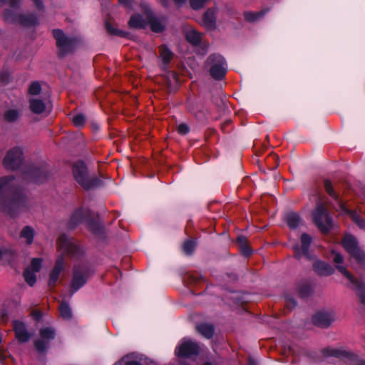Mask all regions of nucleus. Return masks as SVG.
<instances>
[{
	"instance_id": "nucleus-3",
	"label": "nucleus",
	"mask_w": 365,
	"mask_h": 365,
	"mask_svg": "<svg viewBox=\"0 0 365 365\" xmlns=\"http://www.w3.org/2000/svg\"><path fill=\"white\" fill-rule=\"evenodd\" d=\"M324 186L326 192L336 202L335 209L341 215L350 216L361 228L365 229V221L360 217L356 211L346 208L342 200L339 198V195L334 191L331 182L328 180H324Z\"/></svg>"
},
{
	"instance_id": "nucleus-26",
	"label": "nucleus",
	"mask_w": 365,
	"mask_h": 365,
	"mask_svg": "<svg viewBox=\"0 0 365 365\" xmlns=\"http://www.w3.org/2000/svg\"><path fill=\"white\" fill-rule=\"evenodd\" d=\"M202 23L207 29H214L215 27V16L213 9H208L204 14Z\"/></svg>"
},
{
	"instance_id": "nucleus-40",
	"label": "nucleus",
	"mask_w": 365,
	"mask_h": 365,
	"mask_svg": "<svg viewBox=\"0 0 365 365\" xmlns=\"http://www.w3.org/2000/svg\"><path fill=\"white\" fill-rule=\"evenodd\" d=\"M32 175H34L35 182H41V178H46V173L44 170L40 168L35 169L32 172Z\"/></svg>"
},
{
	"instance_id": "nucleus-38",
	"label": "nucleus",
	"mask_w": 365,
	"mask_h": 365,
	"mask_svg": "<svg viewBox=\"0 0 365 365\" xmlns=\"http://www.w3.org/2000/svg\"><path fill=\"white\" fill-rule=\"evenodd\" d=\"M19 116V113L16 110L11 109L7 110L4 114V118L7 121L14 122Z\"/></svg>"
},
{
	"instance_id": "nucleus-54",
	"label": "nucleus",
	"mask_w": 365,
	"mask_h": 365,
	"mask_svg": "<svg viewBox=\"0 0 365 365\" xmlns=\"http://www.w3.org/2000/svg\"><path fill=\"white\" fill-rule=\"evenodd\" d=\"M37 3L38 4H37L36 6L40 7V6H41L40 4L42 3V1H37Z\"/></svg>"
},
{
	"instance_id": "nucleus-12",
	"label": "nucleus",
	"mask_w": 365,
	"mask_h": 365,
	"mask_svg": "<svg viewBox=\"0 0 365 365\" xmlns=\"http://www.w3.org/2000/svg\"><path fill=\"white\" fill-rule=\"evenodd\" d=\"M53 34L56 40V44L61 55H65L73 48L76 43V40L66 37L62 30L55 29L53 31Z\"/></svg>"
},
{
	"instance_id": "nucleus-2",
	"label": "nucleus",
	"mask_w": 365,
	"mask_h": 365,
	"mask_svg": "<svg viewBox=\"0 0 365 365\" xmlns=\"http://www.w3.org/2000/svg\"><path fill=\"white\" fill-rule=\"evenodd\" d=\"M9 8L3 12V18L7 22L19 24L24 26H34L38 23L37 17L32 14L19 13V1H9Z\"/></svg>"
},
{
	"instance_id": "nucleus-45",
	"label": "nucleus",
	"mask_w": 365,
	"mask_h": 365,
	"mask_svg": "<svg viewBox=\"0 0 365 365\" xmlns=\"http://www.w3.org/2000/svg\"><path fill=\"white\" fill-rule=\"evenodd\" d=\"M190 6L194 10H198L205 6V3L206 1H190Z\"/></svg>"
},
{
	"instance_id": "nucleus-49",
	"label": "nucleus",
	"mask_w": 365,
	"mask_h": 365,
	"mask_svg": "<svg viewBox=\"0 0 365 365\" xmlns=\"http://www.w3.org/2000/svg\"><path fill=\"white\" fill-rule=\"evenodd\" d=\"M247 365H257V362L253 359H250Z\"/></svg>"
},
{
	"instance_id": "nucleus-56",
	"label": "nucleus",
	"mask_w": 365,
	"mask_h": 365,
	"mask_svg": "<svg viewBox=\"0 0 365 365\" xmlns=\"http://www.w3.org/2000/svg\"><path fill=\"white\" fill-rule=\"evenodd\" d=\"M191 111H192V113L195 115H196V116L197 115V113H195V111H194V110H191Z\"/></svg>"
},
{
	"instance_id": "nucleus-52",
	"label": "nucleus",
	"mask_w": 365,
	"mask_h": 365,
	"mask_svg": "<svg viewBox=\"0 0 365 365\" xmlns=\"http://www.w3.org/2000/svg\"><path fill=\"white\" fill-rule=\"evenodd\" d=\"M184 2L185 1H176V3L178 4L177 6L180 7L182 6V3H184Z\"/></svg>"
},
{
	"instance_id": "nucleus-1",
	"label": "nucleus",
	"mask_w": 365,
	"mask_h": 365,
	"mask_svg": "<svg viewBox=\"0 0 365 365\" xmlns=\"http://www.w3.org/2000/svg\"><path fill=\"white\" fill-rule=\"evenodd\" d=\"M14 179L11 175L0 177V210L11 217L26 205L24 192L14 189Z\"/></svg>"
},
{
	"instance_id": "nucleus-29",
	"label": "nucleus",
	"mask_w": 365,
	"mask_h": 365,
	"mask_svg": "<svg viewBox=\"0 0 365 365\" xmlns=\"http://www.w3.org/2000/svg\"><path fill=\"white\" fill-rule=\"evenodd\" d=\"M34 230L30 226L24 227L20 232V237L24 239L26 244L31 245L34 237Z\"/></svg>"
},
{
	"instance_id": "nucleus-42",
	"label": "nucleus",
	"mask_w": 365,
	"mask_h": 365,
	"mask_svg": "<svg viewBox=\"0 0 365 365\" xmlns=\"http://www.w3.org/2000/svg\"><path fill=\"white\" fill-rule=\"evenodd\" d=\"M41 85L38 82H34L31 84L29 88V92L31 95H37L41 92Z\"/></svg>"
},
{
	"instance_id": "nucleus-9",
	"label": "nucleus",
	"mask_w": 365,
	"mask_h": 365,
	"mask_svg": "<svg viewBox=\"0 0 365 365\" xmlns=\"http://www.w3.org/2000/svg\"><path fill=\"white\" fill-rule=\"evenodd\" d=\"M344 249L361 266H365V254L358 247L356 240L351 235H346L342 241Z\"/></svg>"
},
{
	"instance_id": "nucleus-48",
	"label": "nucleus",
	"mask_w": 365,
	"mask_h": 365,
	"mask_svg": "<svg viewBox=\"0 0 365 365\" xmlns=\"http://www.w3.org/2000/svg\"><path fill=\"white\" fill-rule=\"evenodd\" d=\"M201 48L203 50V53H202V55H204V53L207 51V49L208 48V44L207 43L204 42L201 45Z\"/></svg>"
},
{
	"instance_id": "nucleus-10",
	"label": "nucleus",
	"mask_w": 365,
	"mask_h": 365,
	"mask_svg": "<svg viewBox=\"0 0 365 365\" xmlns=\"http://www.w3.org/2000/svg\"><path fill=\"white\" fill-rule=\"evenodd\" d=\"M89 274L90 270L86 265L83 264L74 267L73 279L71 284V295H73L86 284Z\"/></svg>"
},
{
	"instance_id": "nucleus-11",
	"label": "nucleus",
	"mask_w": 365,
	"mask_h": 365,
	"mask_svg": "<svg viewBox=\"0 0 365 365\" xmlns=\"http://www.w3.org/2000/svg\"><path fill=\"white\" fill-rule=\"evenodd\" d=\"M23 162V151L19 148L10 150L6 155L3 164L7 170L18 169Z\"/></svg>"
},
{
	"instance_id": "nucleus-57",
	"label": "nucleus",
	"mask_w": 365,
	"mask_h": 365,
	"mask_svg": "<svg viewBox=\"0 0 365 365\" xmlns=\"http://www.w3.org/2000/svg\"><path fill=\"white\" fill-rule=\"evenodd\" d=\"M364 343L365 344V337L364 338Z\"/></svg>"
},
{
	"instance_id": "nucleus-53",
	"label": "nucleus",
	"mask_w": 365,
	"mask_h": 365,
	"mask_svg": "<svg viewBox=\"0 0 365 365\" xmlns=\"http://www.w3.org/2000/svg\"><path fill=\"white\" fill-rule=\"evenodd\" d=\"M40 317H41L40 313H38H38H36V319H39V318H40Z\"/></svg>"
},
{
	"instance_id": "nucleus-8",
	"label": "nucleus",
	"mask_w": 365,
	"mask_h": 365,
	"mask_svg": "<svg viewBox=\"0 0 365 365\" xmlns=\"http://www.w3.org/2000/svg\"><path fill=\"white\" fill-rule=\"evenodd\" d=\"M58 250L63 255L71 257H78L83 252L77 245L76 241L66 235L59 236L57 242Z\"/></svg>"
},
{
	"instance_id": "nucleus-13",
	"label": "nucleus",
	"mask_w": 365,
	"mask_h": 365,
	"mask_svg": "<svg viewBox=\"0 0 365 365\" xmlns=\"http://www.w3.org/2000/svg\"><path fill=\"white\" fill-rule=\"evenodd\" d=\"M199 346L197 343L190 339H184L175 349L178 357L189 358L197 355Z\"/></svg>"
},
{
	"instance_id": "nucleus-6",
	"label": "nucleus",
	"mask_w": 365,
	"mask_h": 365,
	"mask_svg": "<svg viewBox=\"0 0 365 365\" xmlns=\"http://www.w3.org/2000/svg\"><path fill=\"white\" fill-rule=\"evenodd\" d=\"M210 76L215 80H222L227 71V64L225 58L220 54L213 53L206 60Z\"/></svg>"
},
{
	"instance_id": "nucleus-55",
	"label": "nucleus",
	"mask_w": 365,
	"mask_h": 365,
	"mask_svg": "<svg viewBox=\"0 0 365 365\" xmlns=\"http://www.w3.org/2000/svg\"><path fill=\"white\" fill-rule=\"evenodd\" d=\"M203 365H213V364L210 362H205Z\"/></svg>"
},
{
	"instance_id": "nucleus-18",
	"label": "nucleus",
	"mask_w": 365,
	"mask_h": 365,
	"mask_svg": "<svg viewBox=\"0 0 365 365\" xmlns=\"http://www.w3.org/2000/svg\"><path fill=\"white\" fill-rule=\"evenodd\" d=\"M334 314L332 312H320L313 317L312 322L319 327L327 328L334 322Z\"/></svg>"
},
{
	"instance_id": "nucleus-20",
	"label": "nucleus",
	"mask_w": 365,
	"mask_h": 365,
	"mask_svg": "<svg viewBox=\"0 0 365 365\" xmlns=\"http://www.w3.org/2000/svg\"><path fill=\"white\" fill-rule=\"evenodd\" d=\"M64 269V259L63 256L57 258L55 266L50 273L48 286L54 287L58 279L61 272Z\"/></svg>"
},
{
	"instance_id": "nucleus-15",
	"label": "nucleus",
	"mask_w": 365,
	"mask_h": 365,
	"mask_svg": "<svg viewBox=\"0 0 365 365\" xmlns=\"http://www.w3.org/2000/svg\"><path fill=\"white\" fill-rule=\"evenodd\" d=\"M145 14L147 15L148 25H150L153 32L160 33L165 30L168 23V19L165 16H156L150 9H146Z\"/></svg>"
},
{
	"instance_id": "nucleus-30",
	"label": "nucleus",
	"mask_w": 365,
	"mask_h": 365,
	"mask_svg": "<svg viewBox=\"0 0 365 365\" xmlns=\"http://www.w3.org/2000/svg\"><path fill=\"white\" fill-rule=\"evenodd\" d=\"M267 10H262L255 12H245L244 16L246 21L249 22H255L260 20L266 14Z\"/></svg>"
},
{
	"instance_id": "nucleus-36",
	"label": "nucleus",
	"mask_w": 365,
	"mask_h": 365,
	"mask_svg": "<svg viewBox=\"0 0 365 365\" xmlns=\"http://www.w3.org/2000/svg\"><path fill=\"white\" fill-rule=\"evenodd\" d=\"M195 246L196 242L194 240H187L184 242L182 245V249L186 255H191L193 252Z\"/></svg>"
},
{
	"instance_id": "nucleus-23",
	"label": "nucleus",
	"mask_w": 365,
	"mask_h": 365,
	"mask_svg": "<svg viewBox=\"0 0 365 365\" xmlns=\"http://www.w3.org/2000/svg\"><path fill=\"white\" fill-rule=\"evenodd\" d=\"M314 269L319 274L325 276L331 275L334 271L330 264L322 261L315 262Z\"/></svg>"
},
{
	"instance_id": "nucleus-46",
	"label": "nucleus",
	"mask_w": 365,
	"mask_h": 365,
	"mask_svg": "<svg viewBox=\"0 0 365 365\" xmlns=\"http://www.w3.org/2000/svg\"><path fill=\"white\" fill-rule=\"evenodd\" d=\"M240 252H242V254L245 256H249L252 253V250L249 247L248 245L241 246L240 247Z\"/></svg>"
},
{
	"instance_id": "nucleus-16",
	"label": "nucleus",
	"mask_w": 365,
	"mask_h": 365,
	"mask_svg": "<svg viewBox=\"0 0 365 365\" xmlns=\"http://www.w3.org/2000/svg\"><path fill=\"white\" fill-rule=\"evenodd\" d=\"M141 11L143 13V16L138 14H135L131 16L128 25L130 28L133 29H143L147 25H148V21L147 19V15L145 14L146 9H150L149 7L145 4H141Z\"/></svg>"
},
{
	"instance_id": "nucleus-39",
	"label": "nucleus",
	"mask_w": 365,
	"mask_h": 365,
	"mask_svg": "<svg viewBox=\"0 0 365 365\" xmlns=\"http://www.w3.org/2000/svg\"><path fill=\"white\" fill-rule=\"evenodd\" d=\"M105 25H106V31L110 34L120 36H123V31L118 30V29L113 28L109 22L106 21Z\"/></svg>"
},
{
	"instance_id": "nucleus-41",
	"label": "nucleus",
	"mask_w": 365,
	"mask_h": 365,
	"mask_svg": "<svg viewBox=\"0 0 365 365\" xmlns=\"http://www.w3.org/2000/svg\"><path fill=\"white\" fill-rule=\"evenodd\" d=\"M41 262L40 258H34L31 262L30 269L36 272H38L41 267Z\"/></svg>"
},
{
	"instance_id": "nucleus-50",
	"label": "nucleus",
	"mask_w": 365,
	"mask_h": 365,
	"mask_svg": "<svg viewBox=\"0 0 365 365\" xmlns=\"http://www.w3.org/2000/svg\"><path fill=\"white\" fill-rule=\"evenodd\" d=\"M356 365H365V360H359L357 361Z\"/></svg>"
},
{
	"instance_id": "nucleus-4",
	"label": "nucleus",
	"mask_w": 365,
	"mask_h": 365,
	"mask_svg": "<svg viewBox=\"0 0 365 365\" xmlns=\"http://www.w3.org/2000/svg\"><path fill=\"white\" fill-rule=\"evenodd\" d=\"M73 173L76 182L84 190H91L101 184V181L96 176L88 175L87 168L83 162H77L73 165Z\"/></svg>"
},
{
	"instance_id": "nucleus-47",
	"label": "nucleus",
	"mask_w": 365,
	"mask_h": 365,
	"mask_svg": "<svg viewBox=\"0 0 365 365\" xmlns=\"http://www.w3.org/2000/svg\"><path fill=\"white\" fill-rule=\"evenodd\" d=\"M237 242L239 244L240 247L247 245V239L245 236H239L237 239Z\"/></svg>"
},
{
	"instance_id": "nucleus-44",
	"label": "nucleus",
	"mask_w": 365,
	"mask_h": 365,
	"mask_svg": "<svg viewBox=\"0 0 365 365\" xmlns=\"http://www.w3.org/2000/svg\"><path fill=\"white\" fill-rule=\"evenodd\" d=\"M139 1H119V4L123 7L125 10L129 11V9L136 5H138Z\"/></svg>"
},
{
	"instance_id": "nucleus-17",
	"label": "nucleus",
	"mask_w": 365,
	"mask_h": 365,
	"mask_svg": "<svg viewBox=\"0 0 365 365\" xmlns=\"http://www.w3.org/2000/svg\"><path fill=\"white\" fill-rule=\"evenodd\" d=\"M322 353L325 356H333L339 359H347L351 361H354L355 358H356L355 354L343 348L327 347L322 351Z\"/></svg>"
},
{
	"instance_id": "nucleus-21",
	"label": "nucleus",
	"mask_w": 365,
	"mask_h": 365,
	"mask_svg": "<svg viewBox=\"0 0 365 365\" xmlns=\"http://www.w3.org/2000/svg\"><path fill=\"white\" fill-rule=\"evenodd\" d=\"M16 339L20 342H26L30 339V334L26 329L25 324L21 322L15 321L13 324Z\"/></svg>"
},
{
	"instance_id": "nucleus-22",
	"label": "nucleus",
	"mask_w": 365,
	"mask_h": 365,
	"mask_svg": "<svg viewBox=\"0 0 365 365\" xmlns=\"http://www.w3.org/2000/svg\"><path fill=\"white\" fill-rule=\"evenodd\" d=\"M88 215V210H86L83 208L76 210L70 218L68 227L72 229L74 228L78 224L86 220Z\"/></svg>"
},
{
	"instance_id": "nucleus-31",
	"label": "nucleus",
	"mask_w": 365,
	"mask_h": 365,
	"mask_svg": "<svg viewBox=\"0 0 365 365\" xmlns=\"http://www.w3.org/2000/svg\"><path fill=\"white\" fill-rule=\"evenodd\" d=\"M286 221L290 228L294 229L299 225L301 219L297 213L290 212L287 215Z\"/></svg>"
},
{
	"instance_id": "nucleus-35",
	"label": "nucleus",
	"mask_w": 365,
	"mask_h": 365,
	"mask_svg": "<svg viewBox=\"0 0 365 365\" xmlns=\"http://www.w3.org/2000/svg\"><path fill=\"white\" fill-rule=\"evenodd\" d=\"M114 365H142L137 360L133 359V355H127L122 358L118 363Z\"/></svg>"
},
{
	"instance_id": "nucleus-43",
	"label": "nucleus",
	"mask_w": 365,
	"mask_h": 365,
	"mask_svg": "<svg viewBox=\"0 0 365 365\" xmlns=\"http://www.w3.org/2000/svg\"><path fill=\"white\" fill-rule=\"evenodd\" d=\"M177 130L180 135H186L190 132V128L186 123H180L177 127Z\"/></svg>"
},
{
	"instance_id": "nucleus-28",
	"label": "nucleus",
	"mask_w": 365,
	"mask_h": 365,
	"mask_svg": "<svg viewBox=\"0 0 365 365\" xmlns=\"http://www.w3.org/2000/svg\"><path fill=\"white\" fill-rule=\"evenodd\" d=\"M187 40L194 46L202 45V36L201 34L194 29H191L186 33Z\"/></svg>"
},
{
	"instance_id": "nucleus-27",
	"label": "nucleus",
	"mask_w": 365,
	"mask_h": 365,
	"mask_svg": "<svg viewBox=\"0 0 365 365\" xmlns=\"http://www.w3.org/2000/svg\"><path fill=\"white\" fill-rule=\"evenodd\" d=\"M30 109L36 114H41L46 110V104L42 100L33 98L30 100Z\"/></svg>"
},
{
	"instance_id": "nucleus-24",
	"label": "nucleus",
	"mask_w": 365,
	"mask_h": 365,
	"mask_svg": "<svg viewBox=\"0 0 365 365\" xmlns=\"http://www.w3.org/2000/svg\"><path fill=\"white\" fill-rule=\"evenodd\" d=\"M197 331L204 337L210 339L214 334V327L212 324L202 323L196 326Z\"/></svg>"
},
{
	"instance_id": "nucleus-7",
	"label": "nucleus",
	"mask_w": 365,
	"mask_h": 365,
	"mask_svg": "<svg viewBox=\"0 0 365 365\" xmlns=\"http://www.w3.org/2000/svg\"><path fill=\"white\" fill-rule=\"evenodd\" d=\"M313 218L316 225L324 234L328 233L333 227L332 219L327 208L321 202L317 205L313 212Z\"/></svg>"
},
{
	"instance_id": "nucleus-19",
	"label": "nucleus",
	"mask_w": 365,
	"mask_h": 365,
	"mask_svg": "<svg viewBox=\"0 0 365 365\" xmlns=\"http://www.w3.org/2000/svg\"><path fill=\"white\" fill-rule=\"evenodd\" d=\"M311 242V237L306 233L302 234L301 236V247L299 245L293 247L295 257L299 258L302 256H305L309 258V247Z\"/></svg>"
},
{
	"instance_id": "nucleus-34",
	"label": "nucleus",
	"mask_w": 365,
	"mask_h": 365,
	"mask_svg": "<svg viewBox=\"0 0 365 365\" xmlns=\"http://www.w3.org/2000/svg\"><path fill=\"white\" fill-rule=\"evenodd\" d=\"M61 317L65 319H70L72 317L71 309L68 303L63 302L59 306Z\"/></svg>"
},
{
	"instance_id": "nucleus-14",
	"label": "nucleus",
	"mask_w": 365,
	"mask_h": 365,
	"mask_svg": "<svg viewBox=\"0 0 365 365\" xmlns=\"http://www.w3.org/2000/svg\"><path fill=\"white\" fill-rule=\"evenodd\" d=\"M40 339L36 340L34 345L36 349L41 353L48 348L49 341L55 337L56 331L51 327H44L40 330Z\"/></svg>"
},
{
	"instance_id": "nucleus-37",
	"label": "nucleus",
	"mask_w": 365,
	"mask_h": 365,
	"mask_svg": "<svg viewBox=\"0 0 365 365\" xmlns=\"http://www.w3.org/2000/svg\"><path fill=\"white\" fill-rule=\"evenodd\" d=\"M72 122L76 127H81L86 122V117L82 113H78L72 117Z\"/></svg>"
},
{
	"instance_id": "nucleus-25",
	"label": "nucleus",
	"mask_w": 365,
	"mask_h": 365,
	"mask_svg": "<svg viewBox=\"0 0 365 365\" xmlns=\"http://www.w3.org/2000/svg\"><path fill=\"white\" fill-rule=\"evenodd\" d=\"M298 292L301 297H309L313 292L312 285L307 280L302 281L297 285Z\"/></svg>"
},
{
	"instance_id": "nucleus-32",
	"label": "nucleus",
	"mask_w": 365,
	"mask_h": 365,
	"mask_svg": "<svg viewBox=\"0 0 365 365\" xmlns=\"http://www.w3.org/2000/svg\"><path fill=\"white\" fill-rule=\"evenodd\" d=\"M36 272H34L30 269V268H26L24 272V277L26 283L32 287L36 282Z\"/></svg>"
},
{
	"instance_id": "nucleus-5",
	"label": "nucleus",
	"mask_w": 365,
	"mask_h": 365,
	"mask_svg": "<svg viewBox=\"0 0 365 365\" xmlns=\"http://www.w3.org/2000/svg\"><path fill=\"white\" fill-rule=\"evenodd\" d=\"M333 260L337 264V269L350 282L353 289L356 291L361 302L365 305V284L356 279L346 269L339 264L343 262V257L339 253L332 252Z\"/></svg>"
},
{
	"instance_id": "nucleus-33",
	"label": "nucleus",
	"mask_w": 365,
	"mask_h": 365,
	"mask_svg": "<svg viewBox=\"0 0 365 365\" xmlns=\"http://www.w3.org/2000/svg\"><path fill=\"white\" fill-rule=\"evenodd\" d=\"M160 56L165 64L168 63L173 57V53L165 46H162L160 48Z\"/></svg>"
},
{
	"instance_id": "nucleus-51",
	"label": "nucleus",
	"mask_w": 365,
	"mask_h": 365,
	"mask_svg": "<svg viewBox=\"0 0 365 365\" xmlns=\"http://www.w3.org/2000/svg\"><path fill=\"white\" fill-rule=\"evenodd\" d=\"M290 303L292 304L293 307H296L297 306V302L294 299H292L290 301Z\"/></svg>"
}]
</instances>
